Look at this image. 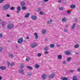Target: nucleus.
<instances>
[{
  "instance_id": "1",
  "label": "nucleus",
  "mask_w": 80,
  "mask_h": 80,
  "mask_svg": "<svg viewBox=\"0 0 80 80\" xmlns=\"http://www.w3.org/2000/svg\"><path fill=\"white\" fill-rule=\"evenodd\" d=\"M10 7V5L9 4H7L3 7V9L4 10H7Z\"/></svg>"
},
{
  "instance_id": "2",
  "label": "nucleus",
  "mask_w": 80,
  "mask_h": 80,
  "mask_svg": "<svg viewBox=\"0 0 80 80\" xmlns=\"http://www.w3.org/2000/svg\"><path fill=\"white\" fill-rule=\"evenodd\" d=\"M23 42V38L22 37H21L18 39V43L19 44H21Z\"/></svg>"
},
{
  "instance_id": "3",
  "label": "nucleus",
  "mask_w": 80,
  "mask_h": 80,
  "mask_svg": "<svg viewBox=\"0 0 80 80\" xmlns=\"http://www.w3.org/2000/svg\"><path fill=\"white\" fill-rule=\"evenodd\" d=\"M14 27V24L12 23H10L8 25L7 28L8 29H12Z\"/></svg>"
},
{
  "instance_id": "4",
  "label": "nucleus",
  "mask_w": 80,
  "mask_h": 80,
  "mask_svg": "<svg viewBox=\"0 0 80 80\" xmlns=\"http://www.w3.org/2000/svg\"><path fill=\"white\" fill-rule=\"evenodd\" d=\"M38 45V44L37 43H33L31 45V47L32 48H35L37 47Z\"/></svg>"
},
{
  "instance_id": "5",
  "label": "nucleus",
  "mask_w": 80,
  "mask_h": 80,
  "mask_svg": "<svg viewBox=\"0 0 80 80\" xmlns=\"http://www.w3.org/2000/svg\"><path fill=\"white\" fill-rule=\"evenodd\" d=\"M55 74L54 73H53L52 74H51L49 76L48 78L49 79H52L53 78V77H55Z\"/></svg>"
},
{
  "instance_id": "6",
  "label": "nucleus",
  "mask_w": 80,
  "mask_h": 80,
  "mask_svg": "<svg viewBox=\"0 0 80 80\" xmlns=\"http://www.w3.org/2000/svg\"><path fill=\"white\" fill-rule=\"evenodd\" d=\"M18 72L20 73H21V74H24V72L23 70V69H20V70H18Z\"/></svg>"
},
{
  "instance_id": "7",
  "label": "nucleus",
  "mask_w": 80,
  "mask_h": 80,
  "mask_svg": "<svg viewBox=\"0 0 80 80\" xmlns=\"http://www.w3.org/2000/svg\"><path fill=\"white\" fill-rule=\"evenodd\" d=\"M25 2L23 1L21 2V7L24 6H25Z\"/></svg>"
},
{
  "instance_id": "8",
  "label": "nucleus",
  "mask_w": 80,
  "mask_h": 80,
  "mask_svg": "<svg viewBox=\"0 0 80 80\" xmlns=\"http://www.w3.org/2000/svg\"><path fill=\"white\" fill-rule=\"evenodd\" d=\"M42 78L43 79H45L47 78V75L46 74H44L42 76Z\"/></svg>"
},
{
  "instance_id": "9",
  "label": "nucleus",
  "mask_w": 80,
  "mask_h": 80,
  "mask_svg": "<svg viewBox=\"0 0 80 80\" xmlns=\"http://www.w3.org/2000/svg\"><path fill=\"white\" fill-rule=\"evenodd\" d=\"M18 11H17V13H18L19 12L20 10H21V7L20 6H18V7L17 8Z\"/></svg>"
},
{
  "instance_id": "10",
  "label": "nucleus",
  "mask_w": 80,
  "mask_h": 80,
  "mask_svg": "<svg viewBox=\"0 0 80 80\" xmlns=\"http://www.w3.org/2000/svg\"><path fill=\"white\" fill-rule=\"evenodd\" d=\"M37 18V17L36 16L33 15L31 16V19L32 20H36Z\"/></svg>"
},
{
  "instance_id": "11",
  "label": "nucleus",
  "mask_w": 80,
  "mask_h": 80,
  "mask_svg": "<svg viewBox=\"0 0 80 80\" xmlns=\"http://www.w3.org/2000/svg\"><path fill=\"white\" fill-rule=\"evenodd\" d=\"M34 35L35 36V39H38V34H37V33L35 32L34 33Z\"/></svg>"
},
{
  "instance_id": "12",
  "label": "nucleus",
  "mask_w": 80,
  "mask_h": 80,
  "mask_svg": "<svg viewBox=\"0 0 80 80\" xmlns=\"http://www.w3.org/2000/svg\"><path fill=\"white\" fill-rule=\"evenodd\" d=\"M65 54L66 55H71V53L70 52H68V51H65Z\"/></svg>"
},
{
  "instance_id": "13",
  "label": "nucleus",
  "mask_w": 80,
  "mask_h": 80,
  "mask_svg": "<svg viewBox=\"0 0 80 80\" xmlns=\"http://www.w3.org/2000/svg\"><path fill=\"white\" fill-rule=\"evenodd\" d=\"M47 32V31H46L45 30L43 29L42 30V33L43 34H46V32Z\"/></svg>"
},
{
  "instance_id": "14",
  "label": "nucleus",
  "mask_w": 80,
  "mask_h": 80,
  "mask_svg": "<svg viewBox=\"0 0 80 80\" xmlns=\"http://www.w3.org/2000/svg\"><path fill=\"white\" fill-rule=\"evenodd\" d=\"M1 70H4L6 69V67H2L1 66L0 68Z\"/></svg>"
},
{
  "instance_id": "15",
  "label": "nucleus",
  "mask_w": 80,
  "mask_h": 80,
  "mask_svg": "<svg viewBox=\"0 0 80 80\" xmlns=\"http://www.w3.org/2000/svg\"><path fill=\"white\" fill-rule=\"evenodd\" d=\"M30 15V13H27L25 15V17L26 18H27L29 17V15Z\"/></svg>"
},
{
  "instance_id": "16",
  "label": "nucleus",
  "mask_w": 80,
  "mask_h": 80,
  "mask_svg": "<svg viewBox=\"0 0 80 80\" xmlns=\"http://www.w3.org/2000/svg\"><path fill=\"white\" fill-rule=\"evenodd\" d=\"M79 47V45L78 44H77L74 46V48H78Z\"/></svg>"
},
{
  "instance_id": "17",
  "label": "nucleus",
  "mask_w": 80,
  "mask_h": 80,
  "mask_svg": "<svg viewBox=\"0 0 80 80\" xmlns=\"http://www.w3.org/2000/svg\"><path fill=\"white\" fill-rule=\"evenodd\" d=\"M61 80H68V78L66 77L63 78L62 77L61 78Z\"/></svg>"
},
{
  "instance_id": "18",
  "label": "nucleus",
  "mask_w": 80,
  "mask_h": 80,
  "mask_svg": "<svg viewBox=\"0 0 80 80\" xmlns=\"http://www.w3.org/2000/svg\"><path fill=\"white\" fill-rule=\"evenodd\" d=\"M75 8V5H72L71 6V8L72 9H74Z\"/></svg>"
},
{
  "instance_id": "19",
  "label": "nucleus",
  "mask_w": 80,
  "mask_h": 80,
  "mask_svg": "<svg viewBox=\"0 0 80 80\" xmlns=\"http://www.w3.org/2000/svg\"><path fill=\"white\" fill-rule=\"evenodd\" d=\"M75 26H76V23H74L73 24V26H72L71 28H72V29H74L75 28Z\"/></svg>"
},
{
  "instance_id": "20",
  "label": "nucleus",
  "mask_w": 80,
  "mask_h": 80,
  "mask_svg": "<svg viewBox=\"0 0 80 80\" xmlns=\"http://www.w3.org/2000/svg\"><path fill=\"white\" fill-rule=\"evenodd\" d=\"M24 65L23 64H21V67H20V69H23L24 68Z\"/></svg>"
},
{
  "instance_id": "21",
  "label": "nucleus",
  "mask_w": 80,
  "mask_h": 80,
  "mask_svg": "<svg viewBox=\"0 0 80 80\" xmlns=\"http://www.w3.org/2000/svg\"><path fill=\"white\" fill-rule=\"evenodd\" d=\"M50 21H49V20L47 22V24H49L50 23H51V22H52V19H50Z\"/></svg>"
},
{
  "instance_id": "22",
  "label": "nucleus",
  "mask_w": 80,
  "mask_h": 80,
  "mask_svg": "<svg viewBox=\"0 0 80 80\" xmlns=\"http://www.w3.org/2000/svg\"><path fill=\"white\" fill-rule=\"evenodd\" d=\"M72 80H78L77 77L76 76H73Z\"/></svg>"
},
{
  "instance_id": "23",
  "label": "nucleus",
  "mask_w": 80,
  "mask_h": 80,
  "mask_svg": "<svg viewBox=\"0 0 80 80\" xmlns=\"http://www.w3.org/2000/svg\"><path fill=\"white\" fill-rule=\"evenodd\" d=\"M58 59H61L62 58V56L60 55H58Z\"/></svg>"
},
{
  "instance_id": "24",
  "label": "nucleus",
  "mask_w": 80,
  "mask_h": 80,
  "mask_svg": "<svg viewBox=\"0 0 80 80\" xmlns=\"http://www.w3.org/2000/svg\"><path fill=\"white\" fill-rule=\"evenodd\" d=\"M67 21L66 18H63L62 19V22H66Z\"/></svg>"
},
{
  "instance_id": "25",
  "label": "nucleus",
  "mask_w": 80,
  "mask_h": 80,
  "mask_svg": "<svg viewBox=\"0 0 80 80\" xmlns=\"http://www.w3.org/2000/svg\"><path fill=\"white\" fill-rule=\"evenodd\" d=\"M30 70H33V68H32V67H31V66H28L27 67Z\"/></svg>"
},
{
  "instance_id": "26",
  "label": "nucleus",
  "mask_w": 80,
  "mask_h": 80,
  "mask_svg": "<svg viewBox=\"0 0 80 80\" xmlns=\"http://www.w3.org/2000/svg\"><path fill=\"white\" fill-rule=\"evenodd\" d=\"M49 48L48 47H46L45 48H44V50L45 51H47L48 50V48Z\"/></svg>"
},
{
  "instance_id": "27",
  "label": "nucleus",
  "mask_w": 80,
  "mask_h": 80,
  "mask_svg": "<svg viewBox=\"0 0 80 80\" xmlns=\"http://www.w3.org/2000/svg\"><path fill=\"white\" fill-rule=\"evenodd\" d=\"M22 10H24L27 9L26 7L25 6L22 7Z\"/></svg>"
},
{
  "instance_id": "28",
  "label": "nucleus",
  "mask_w": 80,
  "mask_h": 80,
  "mask_svg": "<svg viewBox=\"0 0 80 80\" xmlns=\"http://www.w3.org/2000/svg\"><path fill=\"white\" fill-rule=\"evenodd\" d=\"M71 59H72V58L71 57L68 58H67V62H69L70 61Z\"/></svg>"
},
{
  "instance_id": "29",
  "label": "nucleus",
  "mask_w": 80,
  "mask_h": 80,
  "mask_svg": "<svg viewBox=\"0 0 80 80\" xmlns=\"http://www.w3.org/2000/svg\"><path fill=\"white\" fill-rule=\"evenodd\" d=\"M54 47V45L53 44H51L50 45V47L51 48H53Z\"/></svg>"
},
{
  "instance_id": "30",
  "label": "nucleus",
  "mask_w": 80,
  "mask_h": 80,
  "mask_svg": "<svg viewBox=\"0 0 80 80\" xmlns=\"http://www.w3.org/2000/svg\"><path fill=\"white\" fill-rule=\"evenodd\" d=\"M39 67H40L39 65H38V64H36V65H35V67H36V68H38Z\"/></svg>"
},
{
  "instance_id": "31",
  "label": "nucleus",
  "mask_w": 80,
  "mask_h": 80,
  "mask_svg": "<svg viewBox=\"0 0 80 80\" xmlns=\"http://www.w3.org/2000/svg\"><path fill=\"white\" fill-rule=\"evenodd\" d=\"M30 60V58H26V61H28V62Z\"/></svg>"
},
{
  "instance_id": "32",
  "label": "nucleus",
  "mask_w": 80,
  "mask_h": 80,
  "mask_svg": "<svg viewBox=\"0 0 80 80\" xmlns=\"http://www.w3.org/2000/svg\"><path fill=\"white\" fill-rule=\"evenodd\" d=\"M59 10H63V8L62 7L59 8Z\"/></svg>"
},
{
  "instance_id": "33",
  "label": "nucleus",
  "mask_w": 80,
  "mask_h": 80,
  "mask_svg": "<svg viewBox=\"0 0 80 80\" xmlns=\"http://www.w3.org/2000/svg\"><path fill=\"white\" fill-rule=\"evenodd\" d=\"M9 56L11 58H13V55L12 54H10L9 55Z\"/></svg>"
},
{
  "instance_id": "34",
  "label": "nucleus",
  "mask_w": 80,
  "mask_h": 80,
  "mask_svg": "<svg viewBox=\"0 0 80 80\" xmlns=\"http://www.w3.org/2000/svg\"><path fill=\"white\" fill-rule=\"evenodd\" d=\"M14 9H15V7H12L11 8V10H14Z\"/></svg>"
},
{
  "instance_id": "35",
  "label": "nucleus",
  "mask_w": 80,
  "mask_h": 80,
  "mask_svg": "<svg viewBox=\"0 0 80 80\" xmlns=\"http://www.w3.org/2000/svg\"><path fill=\"white\" fill-rule=\"evenodd\" d=\"M3 48L2 47H0V52H1Z\"/></svg>"
},
{
  "instance_id": "36",
  "label": "nucleus",
  "mask_w": 80,
  "mask_h": 80,
  "mask_svg": "<svg viewBox=\"0 0 80 80\" xmlns=\"http://www.w3.org/2000/svg\"><path fill=\"white\" fill-rule=\"evenodd\" d=\"M4 1V0H0V3H2Z\"/></svg>"
},
{
  "instance_id": "37",
  "label": "nucleus",
  "mask_w": 80,
  "mask_h": 80,
  "mask_svg": "<svg viewBox=\"0 0 80 80\" xmlns=\"http://www.w3.org/2000/svg\"><path fill=\"white\" fill-rule=\"evenodd\" d=\"M67 12L68 14H70L71 13V11H69L68 10H67Z\"/></svg>"
},
{
  "instance_id": "38",
  "label": "nucleus",
  "mask_w": 80,
  "mask_h": 80,
  "mask_svg": "<svg viewBox=\"0 0 80 80\" xmlns=\"http://www.w3.org/2000/svg\"><path fill=\"white\" fill-rule=\"evenodd\" d=\"M41 55H42V54H41V53H38V56L39 57L41 56Z\"/></svg>"
},
{
  "instance_id": "39",
  "label": "nucleus",
  "mask_w": 80,
  "mask_h": 80,
  "mask_svg": "<svg viewBox=\"0 0 80 80\" xmlns=\"http://www.w3.org/2000/svg\"><path fill=\"white\" fill-rule=\"evenodd\" d=\"M39 14L40 15H42L43 14V12H42V11H40V12H39Z\"/></svg>"
},
{
  "instance_id": "40",
  "label": "nucleus",
  "mask_w": 80,
  "mask_h": 80,
  "mask_svg": "<svg viewBox=\"0 0 80 80\" xmlns=\"http://www.w3.org/2000/svg\"><path fill=\"white\" fill-rule=\"evenodd\" d=\"M3 22V24H2V25L3 26H4V25H5V22Z\"/></svg>"
},
{
  "instance_id": "41",
  "label": "nucleus",
  "mask_w": 80,
  "mask_h": 80,
  "mask_svg": "<svg viewBox=\"0 0 80 80\" xmlns=\"http://www.w3.org/2000/svg\"><path fill=\"white\" fill-rule=\"evenodd\" d=\"M62 1V0H59L58 1V3L61 2Z\"/></svg>"
},
{
  "instance_id": "42",
  "label": "nucleus",
  "mask_w": 80,
  "mask_h": 80,
  "mask_svg": "<svg viewBox=\"0 0 80 80\" xmlns=\"http://www.w3.org/2000/svg\"><path fill=\"white\" fill-rule=\"evenodd\" d=\"M44 53L46 54H48V51H46L44 52Z\"/></svg>"
},
{
  "instance_id": "43",
  "label": "nucleus",
  "mask_w": 80,
  "mask_h": 80,
  "mask_svg": "<svg viewBox=\"0 0 80 80\" xmlns=\"http://www.w3.org/2000/svg\"><path fill=\"white\" fill-rule=\"evenodd\" d=\"M40 10H41V9L40 8H38V11H40Z\"/></svg>"
},
{
  "instance_id": "44",
  "label": "nucleus",
  "mask_w": 80,
  "mask_h": 80,
  "mask_svg": "<svg viewBox=\"0 0 80 80\" xmlns=\"http://www.w3.org/2000/svg\"><path fill=\"white\" fill-rule=\"evenodd\" d=\"M2 37V35L0 33V38H1Z\"/></svg>"
},
{
  "instance_id": "45",
  "label": "nucleus",
  "mask_w": 80,
  "mask_h": 80,
  "mask_svg": "<svg viewBox=\"0 0 80 80\" xmlns=\"http://www.w3.org/2000/svg\"><path fill=\"white\" fill-rule=\"evenodd\" d=\"M7 17H10V15L8 14L7 15Z\"/></svg>"
},
{
  "instance_id": "46",
  "label": "nucleus",
  "mask_w": 80,
  "mask_h": 80,
  "mask_svg": "<svg viewBox=\"0 0 80 80\" xmlns=\"http://www.w3.org/2000/svg\"><path fill=\"white\" fill-rule=\"evenodd\" d=\"M64 31L65 32H67V30L66 29H64Z\"/></svg>"
},
{
  "instance_id": "47",
  "label": "nucleus",
  "mask_w": 80,
  "mask_h": 80,
  "mask_svg": "<svg viewBox=\"0 0 80 80\" xmlns=\"http://www.w3.org/2000/svg\"><path fill=\"white\" fill-rule=\"evenodd\" d=\"M10 62H7V64H8V66H9V65H10Z\"/></svg>"
},
{
  "instance_id": "48",
  "label": "nucleus",
  "mask_w": 80,
  "mask_h": 80,
  "mask_svg": "<svg viewBox=\"0 0 80 80\" xmlns=\"http://www.w3.org/2000/svg\"><path fill=\"white\" fill-rule=\"evenodd\" d=\"M78 72H80V68H79L78 69Z\"/></svg>"
},
{
  "instance_id": "49",
  "label": "nucleus",
  "mask_w": 80,
  "mask_h": 80,
  "mask_svg": "<svg viewBox=\"0 0 80 80\" xmlns=\"http://www.w3.org/2000/svg\"><path fill=\"white\" fill-rule=\"evenodd\" d=\"M66 63V62L65 61H64L63 62V64H65Z\"/></svg>"
},
{
  "instance_id": "50",
  "label": "nucleus",
  "mask_w": 80,
  "mask_h": 80,
  "mask_svg": "<svg viewBox=\"0 0 80 80\" xmlns=\"http://www.w3.org/2000/svg\"><path fill=\"white\" fill-rule=\"evenodd\" d=\"M71 72H74V70H71Z\"/></svg>"
},
{
  "instance_id": "51",
  "label": "nucleus",
  "mask_w": 80,
  "mask_h": 80,
  "mask_svg": "<svg viewBox=\"0 0 80 80\" xmlns=\"http://www.w3.org/2000/svg\"><path fill=\"white\" fill-rule=\"evenodd\" d=\"M44 2H46L48 1V0H44Z\"/></svg>"
},
{
  "instance_id": "52",
  "label": "nucleus",
  "mask_w": 80,
  "mask_h": 80,
  "mask_svg": "<svg viewBox=\"0 0 80 80\" xmlns=\"http://www.w3.org/2000/svg\"><path fill=\"white\" fill-rule=\"evenodd\" d=\"M29 39V37L28 36L27 37V39Z\"/></svg>"
},
{
  "instance_id": "53",
  "label": "nucleus",
  "mask_w": 80,
  "mask_h": 80,
  "mask_svg": "<svg viewBox=\"0 0 80 80\" xmlns=\"http://www.w3.org/2000/svg\"><path fill=\"white\" fill-rule=\"evenodd\" d=\"M45 40H46V41H47V40H48V39H47V38H46V39H45Z\"/></svg>"
},
{
  "instance_id": "54",
  "label": "nucleus",
  "mask_w": 80,
  "mask_h": 80,
  "mask_svg": "<svg viewBox=\"0 0 80 80\" xmlns=\"http://www.w3.org/2000/svg\"><path fill=\"white\" fill-rule=\"evenodd\" d=\"M2 79V77H0V80H1Z\"/></svg>"
},
{
  "instance_id": "55",
  "label": "nucleus",
  "mask_w": 80,
  "mask_h": 80,
  "mask_svg": "<svg viewBox=\"0 0 80 80\" xmlns=\"http://www.w3.org/2000/svg\"><path fill=\"white\" fill-rule=\"evenodd\" d=\"M2 21V19H1V18H0V22H1Z\"/></svg>"
},
{
  "instance_id": "56",
  "label": "nucleus",
  "mask_w": 80,
  "mask_h": 80,
  "mask_svg": "<svg viewBox=\"0 0 80 80\" xmlns=\"http://www.w3.org/2000/svg\"><path fill=\"white\" fill-rule=\"evenodd\" d=\"M57 47H59V45H57Z\"/></svg>"
},
{
  "instance_id": "57",
  "label": "nucleus",
  "mask_w": 80,
  "mask_h": 80,
  "mask_svg": "<svg viewBox=\"0 0 80 80\" xmlns=\"http://www.w3.org/2000/svg\"><path fill=\"white\" fill-rule=\"evenodd\" d=\"M68 25H66V27H68Z\"/></svg>"
},
{
  "instance_id": "58",
  "label": "nucleus",
  "mask_w": 80,
  "mask_h": 80,
  "mask_svg": "<svg viewBox=\"0 0 80 80\" xmlns=\"http://www.w3.org/2000/svg\"><path fill=\"white\" fill-rule=\"evenodd\" d=\"M76 54H78V52H76Z\"/></svg>"
},
{
  "instance_id": "59",
  "label": "nucleus",
  "mask_w": 80,
  "mask_h": 80,
  "mask_svg": "<svg viewBox=\"0 0 80 80\" xmlns=\"http://www.w3.org/2000/svg\"><path fill=\"white\" fill-rule=\"evenodd\" d=\"M11 65V66H12V64Z\"/></svg>"
},
{
  "instance_id": "60",
  "label": "nucleus",
  "mask_w": 80,
  "mask_h": 80,
  "mask_svg": "<svg viewBox=\"0 0 80 80\" xmlns=\"http://www.w3.org/2000/svg\"><path fill=\"white\" fill-rule=\"evenodd\" d=\"M29 75H30V73H29Z\"/></svg>"
},
{
  "instance_id": "61",
  "label": "nucleus",
  "mask_w": 80,
  "mask_h": 80,
  "mask_svg": "<svg viewBox=\"0 0 80 80\" xmlns=\"http://www.w3.org/2000/svg\"><path fill=\"white\" fill-rule=\"evenodd\" d=\"M75 19L76 20L77 19L76 18H75Z\"/></svg>"
},
{
  "instance_id": "62",
  "label": "nucleus",
  "mask_w": 80,
  "mask_h": 80,
  "mask_svg": "<svg viewBox=\"0 0 80 80\" xmlns=\"http://www.w3.org/2000/svg\"><path fill=\"white\" fill-rule=\"evenodd\" d=\"M13 64H14V63H13Z\"/></svg>"
}]
</instances>
